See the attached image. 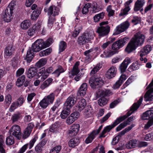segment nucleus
Masks as SVG:
<instances>
[{
	"label": "nucleus",
	"instance_id": "obj_48",
	"mask_svg": "<svg viewBox=\"0 0 153 153\" xmlns=\"http://www.w3.org/2000/svg\"><path fill=\"white\" fill-rule=\"evenodd\" d=\"M22 115L20 113L13 114L11 117V120L13 123L17 122L22 117Z\"/></svg>",
	"mask_w": 153,
	"mask_h": 153
},
{
	"label": "nucleus",
	"instance_id": "obj_63",
	"mask_svg": "<svg viewBox=\"0 0 153 153\" xmlns=\"http://www.w3.org/2000/svg\"><path fill=\"white\" fill-rule=\"evenodd\" d=\"M18 106H19L16 102H13L11 104L9 108V111L10 112H13Z\"/></svg>",
	"mask_w": 153,
	"mask_h": 153
},
{
	"label": "nucleus",
	"instance_id": "obj_7",
	"mask_svg": "<svg viewBox=\"0 0 153 153\" xmlns=\"http://www.w3.org/2000/svg\"><path fill=\"white\" fill-rule=\"evenodd\" d=\"M141 118L143 120H149L145 126L146 128H148L153 124V110H148L143 113Z\"/></svg>",
	"mask_w": 153,
	"mask_h": 153
},
{
	"label": "nucleus",
	"instance_id": "obj_46",
	"mask_svg": "<svg viewBox=\"0 0 153 153\" xmlns=\"http://www.w3.org/2000/svg\"><path fill=\"white\" fill-rule=\"evenodd\" d=\"M25 76L23 75L19 77L16 82V85L18 87L21 86L24 83L25 80Z\"/></svg>",
	"mask_w": 153,
	"mask_h": 153
},
{
	"label": "nucleus",
	"instance_id": "obj_61",
	"mask_svg": "<svg viewBox=\"0 0 153 153\" xmlns=\"http://www.w3.org/2000/svg\"><path fill=\"white\" fill-rule=\"evenodd\" d=\"M43 148L40 144H38L35 147V150L38 153H41L43 150Z\"/></svg>",
	"mask_w": 153,
	"mask_h": 153
},
{
	"label": "nucleus",
	"instance_id": "obj_13",
	"mask_svg": "<svg viewBox=\"0 0 153 153\" xmlns=\"http://www.w3.org/2000/svg\"><path fill=\"white\" fill-rule=\"evenodd\" d=\"M80 126L79 124H74L71 126L68 131V134L69 136L72 137L76 136L79 132Z\"/></svg>",
	"mask_w": 153,
	"mask_h": 153
},
{
	"label": "nucleus",
	"instance_id": "obj_40",
	"mask_svg": "<svg viewBox=\"0 0 153 153\" xmlns=\"http://www.w3.org/2000/svg\"><path fill=\"white\" fill-rule=\"evenodd\" d=\"M140 66V64L137 61H136L135 62L133 63L128 68L129 71H132L138 69Z\"/></svg>",
	"mask_w": 153,
	"mask_h": 153
},
{
	"label": "nucleus",
	"instance_id": "obj_53",
	"mask_svg": "<svg viewBox=\"0 0 153 153\" xmlns=\"http://www.w3.org/2000/svg\"><path fill=\"white\" fill-rule=\"evenodd\" d=\"M61 149V146L60 145L56 146L51 150L50 153H59Z\"/></svg>",
	"mask_w": 153,
	"mask_h": 153
},
{
	"label": "nucleus",
	"instance_id": "obj_17",
	"mask_svg": "<svg viewBox=\"0 0 153 153\" xmlns=\"http://www.w3.org/2000/svg\"><path fill=\"white\" fill-rule=\"evenodd\" d=\"M14 48H13L12 45H9L6 47L4 50V57L6 58H8L11 56L13 53Z\"/></svg>",
	"mask_w": 153,
	"mask_h": 153
},
{
	"label": "nucleus",
	"instance_id": "obj_25",
	"mask_svg": "<svg viewBox=\"0 0 153 153\" xmlns=\"http://www.w3.org/2000/svg\"><path fill=\"white\" fill-rule=\"evenodd\" d=\"M38 70L35 67L30 68L27 71V76L29 78L31 79L35 76L37 74Z\"/></svg>",
	"mask_w": 153,
	"mask_h": 153
},
{
	"label": "nucleus",
	"instance_id": "obj_18",
	"mask_svg": "<svg viewBox=\"0 0 153 153\" xmlns=\"http://www.w3.org/2000/svg\"><path fill=\"white\" fill-rule=\"evenodd\" d=\"M48 14L50 16H55L59 14V9L54 5L50 6L48 9Z\"/></svg>",
	"mask_w": 153,
	"mask_h": 153
},
{
	"label": "nucleus",
	"instance_id": "obj_36",
	"mask_svg": "<svg viewBox=\"0 0 153 153\" xmlns=\"http://www.w3.org/2000/svg\"><path fill=\"white\" fill-rule=\"evenodd\" d=\"M83 112L84 114L88 117L90 116L93 112V110L91 105H89L87 106L85 108Z\"/></svg>",
	"mask_w": 153,
	"mask_h": 153
},
{
	"label": "nucleus",
	"instance_id": "obj_19",
	"mask_svg": "<svg viewBox=\"0 0 153 153\" xmlns=\"http://www.w3.org/2000/svg\"><path fill=\"white\" fill-rule=\"evenodd\" d=\"M116 72V68L114 66L111 67L106 73V77L109 79L112 78L115 76Z\"/></svg>",
	"mask_w": 153,
	"mask_h": 153
},
{
	"label": "nucleus",
	"instance_id": "obj_52",
	"mask_svg": "<svg viewBox=\"0 0 153 153\" xmlns=\"http://www.w3.org/2000/svg\"><path fill=\"white\" fill-rule=\"evenodd\" d=\"M49 104L44 98L40 102L39 105L43 108H46Z\"/></svg>",
	"mask_w": 153,
	"mask_h": 153
},
{
	"label": "nucleus",
	"instance_id": "obj_58",
	"mask_svg": "<svg viewBox=\"0 0 153 153\" xmlns=\"http://www.w3.org/2000/svg\"><path fill=\"white\" fill-rule=\"evenodd\" d=\"M12 98L11 95L8 94L5 97L4 102L7 105H9L11 103Z\"/></svg>",
	"mask_w": 153,
	"mask_h": 153
},
{
	"label": "nucleus",
	"instance_id": "obj_4",
	"mask_svg": "<svg viewBox=\"0 0 153 153\" xmlns=\"http://www.w3.org/2000/svg\"><path fill=\"white\" fill-rule=\"evenodd\" d=\"M108 21L103 22L100 23V27H98L96 32L100 37H102L107 35L110 30V27L108 25Z\"/></svg>",
	"mask_w": 153,
	"mask_h": 153
},
{
	"label": "nucleus",
	"instance_id": "obj_49",
	"mask_svg": "<svg viewBox=\"0 0 153 153\" xmlns=\"http://www.w3.org/2000/svg\"><path fill=\"white\" fill-rule=\"evenodd\" d=\"M67 46V43L64 41L60 42L59 45V53L64 51L66 48Z\"/></svg>",
	"mask_w": 153,
	"mask_h": 153
},
{
	"label": "nucleus",
	"instance_id": "obj_15",
	"mask_svg": "<svg viewBox=\"0 0 153 153\" xmlns=\"http://www.w3.org/2000/svg\"><path fill=\"white\" fill-rule=\"evenodd\" d=\"M13 13V12L10 11L9 8H7L3 14L4 20L7 22H10L12 19V14Z\"/></svg>",
	"mask_w": 153,
	"mask_h": 153
},
{
	"label": "nucleus",
	"instance_id": "obj_16",
	"mask_svg": "<svg viewBox=\"0 0 153 153\" xmlns=\"http://www.w3.org/2000/svg\"><path fill=\"white\" fill-rule=\"evenodd\" d=\"M131 60L128 57L126 58L123 62L120 64L119 68L121 73L125 72L128 65L131 62Z\"/></svg>",
	"mask_w": 153,
	"mask_h": 153
},
{
	"label": "nucleus",
	"instance_id": "obj_45",
	"mask_svg": "<svg viewBox=\"0 0 153 153\" xmlns=\"http://www.w3.org/2000/svg\"><path fill=\"white\" fill-rule=\"evenodd\" d=\"M53 80L52 78H49L46 80L40 86V88L42 89H44L48 87L49 85L51 83Z\"/></svg>",
	"mask_w": 153,
	"mask_h": 153
},
{
	"label": "nucleus",
	"instance_id": "obj_39",
	"mask_svg": "<svg viewBox=\"0 0 153 153\" xmlns=\"http://www.w3.org/2000/svg\"><path fill=\"white\" fill-rule=\"evenodd\" d=\"M64 71H65L62 67L60 65H59L57 66V68L56 70L53 72V74H54L55 76L58 77L61 73Z\"/></svg>",
	"mask_w": 153,
	"mask_h": 153
},
{
	"label": "nucleus",
	"instance_id": "obj_41",
	"mask_svg": "<svg viewBox=\"0 0 153 153\" xmlns=\"http://www.w3.org/2000/svg\"><path fill=\"white\" fill-rule=\"evenodd\" d=\"M5 145L4 140H3L2 136L0 135V153H5V150L4 149Z\"/></svg>",
	"mask_w": 153,
	"mask_h": 153
},
{
	"label": "nucleus",
	"instance_id": "obj_51",
	"mask_svg": "<svg viewBox=\"0 0 153 153\" xmlns=\"http://www.w3.org/2000/svg\"><path fill=\"white\" fill-rule=\"evenodd\" d=\"M93 51V49L91 48L85 51L84 52V55L85 56V59L88 61H89L91 59V55L90 53Z\"/></svg>",
	"mask_w": 153,
	"mask_h": 153
},
{
	"label": "nucleus",
	"instance_id": "obj_32",
	"mask_svg": "<svg viewBox=\"0 0 153 153\" xmlns=\"http://www.w3.org/2000/svg\"><path fill=\"white\" fill-rule=\"evenodd\" d=\"M144 3L142 0H137L135 3L134 10L137 12L140 10L143 6Z\"/></svg>",
	"mask_w": 153,
	"mask_h": 153
},
{
	"label": "nucleus",
	"instance_id": "obj_37",
	"mask_svg": "<svg viewBox=\"0 0 153 153\" xmlns=\"http://www.w3.org/2000/svg\"><path fill=\"white\" fill-rule=\"evenodd\" d=\"M41 13V11L37 8L33 12L31 16V19L33 20H36Z\"/></svg>",
	"mask_w": 153,
	"mask_h": 153
},
{
	"label": "nucleus",
	"instance_id": "obj_62",
	"mask_svg": "<svg viewBox=\"0 0 153 153\" xmlns=\"http://www.w3.org/2000/svg\"><path fill=\"white\" fill-rule=\"evenodd\" d=\"M122 83V82L120 80H118L113 85V88L114 89H117L119 88Z\"/></svg>",
	"mask_w": 153,
	"mask_h": 153
},
{
	"label": "nucleus",
	"instance_id": "obj_5",
	"mask_svg": "<svg viewBox=\"0 0 153 153\" xmlns=\"http://www.w3.org/2000/svg\"><path fill=\"white\" fill-rule=\"evenodd\" d=\"M112 93L110 90H105L99 92V96L100 97L98 100L99 105L101 106L105 105L108 102V100L105 97L112 95Z\"/></svg>",
	"mask_w": 153,
	"mask_h": 153
},
{
	"label": "nucleus",
	"instance_id": "obj_50",
	"mask_svg": "<svg viewBox=\"0 0 153 153\" xmlns=\"http://www.w3.org/2000/svg\"><path fill=\"white\" fill-rule=\"evenodd\" d=\"M96 135L92 131L91 134L88 136L85 140V142L86 143L88 144L91 143L93 139L95 138Z\"/></svg>",
	"mask_w": 153,
	"mask_h": 153
},
{
	"label": "nucleus",
	"instance_id": "obj_3",
	"mask_svg": "<svg viewBox=\"0 0 153 153\" xmlns=\"http://www.w3.org/2000/svg\"><path fill=\"white\" fill-rule=\"evenodd\" d=\"M128 38L127 37L123 39H121L114 42L112 45L111 48L114 51L109 52V55L112 56L114 54L118 53V51L120 48L123 47L128 41Z\"/></svg>",
	"mask_w": 153,
	"mask_h": 153
},
{
	"label": "nucleus",
	"instance_id": "obj_21",
	"mask_svg": "<svg viewBox=\"0 0 153 153\" xmlns=\"http://www.w3.org/2000/svg\"><path fill=\"white\" fill-rule=\"evenodd\" d=\"M36 140V139L35 138H33L30 142L29 143L26 144L22 146L18 153H23L26 150L28 146H29V149H31L33 146Z\"/></svg>",
	"mask_w": 153,
	"mask_h": 153
},
{
	"label": "nucleus",
	"instance_id": "obj_33",
	"mask_svg": "<svg viewBox=\"0 0 153 153\" xmlns=\"http://www.w3.org/2000/svg\"><path fill=\"white\" fill-rule=\"evenodd\" d=\"M71 110L64 107V109L62 111L60 116L62 119H65L70 114Z\"/></svg>",
	"mask_w": 153,
	"mask_h": 153
},
{
	"label": "nucleus",
	"instance_id": "obj_38",
	"mask_svg": "<svg viewBox=\"0 0 153 153\" xmlns=\"http://www.w3.org/2000/svg\"><path fill=\"white\" fill-rule=\"evenodd\" d=\"M52 51V48H49L40 51L39 53V55L41 57L46 56L49 55L51 53Z\"/></svg>",
	"mask_w": 153,
	"mask_h": 153
},
{
	"label": "nucleus",
	"instance_id": "obj_42",
	"mask_svg": "<svg viewBox=\"0 0 153 153\" xmlns=\"http://www.w3.org/2000/svg\"><path fill=\"white\" fill-rule=\"evenodd\" d=\"M137 141L134 140H130L126 144V146L128 149H132L135 148L137 146Z\"/></svg>",
	"mask_w": 153,
	"mask_h": 153
},
{
	"label": "nucleus",
	"instance_id": "obj_34",
	"mask_svg": "<svg viewBox=\"0 0 153 153\" xmlns=\"http://www.w3.org/2000/svg\"><path fill=\"white\" fill-rule=\"evenodd\" d=\"M104 15L105 13L103 12L95 15L93 17L94 22H100L104 18Z\"/></svg>",
	"mask_w": 153,
	"mask_h": 153
},
{
	"label": "nucleus",
	"instance_id": "obj_26",
	"mask_svg": "<svg viewBox=\"0 0 153 153\" xmlns=\"http://www.w3.org/2000/svg\"><path fill=\"white\" fill-rule=\"evenodd\" d=\"M132 2L131 0H130L127 1L125 4V8L122 10L120 13L119 14L120 16H123L128 14V12L130 10V8L129 5Z\"/></svg>",
	"mask_w": 153,
	"mask_h": 153
},
{
	"label": "nucleus",
	"instance_id": "obj_1",
	"mask_svg": "<svg viewBox=\"0 0 153 153\" xmlns=\"http://www.w3.org/2000/svg\"><path fill=\"white\" fill-rule=\"evenodd\" d=\"M145 38V35L141 32L136 33L128 43L125 51L129 53L135 50L138 46H141L144 42Z\"/></svg>",
	"mask_w": 153,
	"mask_h": 153
},
{
	"label": "nucleus",
	"instance_id": "obj_6",
	"mask_svg": "<svg viewBox=\"0 0 153 153\" xmlns=\"http://www.w3.org/2000/svg\"><path fill=\"white\" fill-rule=\"evenodd\" d=\"M89 83L91 88L94 89L101 87L104 83V81L99 76L94 75L90 78Z\"/></svg>",
	"mask_w": 153,
	"mask_h": 153
},
{
	"label": "nucleus",
	"instance_id": "obj_27",
	"mask_svg": "<svg viewBox=\"0 0 153 153\" xmlns=\"http://www.w3.org/2000/svg\"><path fill=\"white\" fill-rule=\"evenodd\" d=\"M41 27V25L37 24L36 25L34 26L31 28H30L27 31L28 34L30 36H33L36 32L39 30Z\"/></svg>",
	"mask_w": 153,
	"mask_h": 153
},
{
	"label": "nucleus",
	"instance_id": "obj_29",
	"mask_svg": "<svg viewBox=\"0 0 153 153\" xmlns=\"http://www.w3.org/2000/svg\"><path fill=\"white\" fill-rule=\"evenodd\" d=\"M115 126L114 124L113 123L111 125H109L106 126L103 129L99 137L100 138L101 137H105V135L104 134L107 132H109Z\"/></svg>",
	"mask_w": 153,
	"mask_h": 153
},
{
	"label": "nucleus",
	"instance_id": "obj_9",
	"mask_svg": "<svg viewBox=\"0 0 153 153\" xmlns=\"http://www.w3.org/2000/svg\"><path fill=\"white\" fill-rule=\"evenodd\" d=\"M46 48L42 39L36 40L32 46L31 48L33 52H38L41 50Z\"/></svg>",
	"mask_w": 153,
	"mask_h": 153
},
{
	"label": "nucleus",
	"instance_id": "obj_30",
	"mask_svg": "<svg viewBox=\"0 0 153 153\" xmlns=\"http://www.w3.org/2000/svg\"><path fill=\"white\" fill-rule=\"evenodd\" d=\"M33 52L30 48H29L27 51L26 57L25 59L27 62H30L32 60L34 56V53Z\"/></svg>",
	"mask_w": 153,
	"mask_h": 153
},
{
	"label": "nucleus",
	"instance_id": "obj_24",
	"mask_svg": "<svg viewBox=\"0 0 153 153\" xmlns=\"http://www.w3.org/2000/svg\"><path fill=\"white\" fill-rule=\"evenodd\" d=\"M45 69L44 67L42 68L37 74V76L39 78L40 77V81L42 82L46 79L49 76L47 73L45 71Z\"/></svg>",
	"mask_w": 153,
	"mask_h": 153
},
{
	"label": "nucleus",
	"instance_id": "obj_64",
	"mask_svg": "<svg viewBox=\"0 0 153 153\" xmlns=\"http://www.w3.org/2000/svg\"><path fill=\"white\" fill-rule=\"evenodd\" d=\"M101 67H100V65L97 64L96 66L94 67L91 70L90 73V74L92 75L95 74L98 71H99Z\"/></svg>",
	"mask_w": 153,
	"mask_h": 153
},
{
	"label": "nucleus",
	"instance_id": "obj_31",
	"mask_svg": "<svg viewBox=\"0 0 153 153\" xmlns=\"http://www.w3.org/2000/svg\"><path fill=\"white\" fill-rule=\"evenodd\" d=\"M151 48L150 45H147L142 49L140 52V55L141 56H145L148 53L151 51Z\"/></svg>",
	"mask_w": 153,
	"mask_h": 153
},
{
	"label": "nucleus",
	"instance_id": "obj_11",
	"mask_svg": "<svg viewBox=\"0 0 153 153\" xmlns=\"http://www.w3.org/2000/svg\"><path fill=\"white\" fill-rule=\"evenodd\" d=\"M129 25L130 23L128 21L123 22L116 27L113 35H117L124 32L128 28Z\"/></svg>",
	"mask_w": 153,
	"mask_h": 153
},
{
	"label": "nucleus",
	"instance_id": "obj_10",
	"mask_svg": "<svg viewBox=\"0 0 153 153\" xmlns=\"http://www.w3.org/2000/svg\"><path fill=\"white\" fill-rule=\"evenodd\" d=\"M10 135L15 137L17 139L20 140L22 137V132L19 126L16 125L13 126L9 132Z\"/></svg>",
	"mask_w": 153,
	"mask_h": 153
},
{
	"label": "nucleus",
	"instance_id": "obj_57",
	"mask_svg": "<svg viewBox=\"0 0 153 153\" xmlns=\"http://www.w3.org/2000/svg\"><path fill=\"white\" fill-rule=\"evenodd\" d=\"M128 125H129V124L127 122V121H124L120 124L117 127L116 130L117 131H119L124 128L125 126H126Z\"/></svg>",
	"mask_w": 153,
	"mask_h": 153
},
{
	"label": "nucleus",
	"instance_id": "obj_55",
	"mask_svg": "<svg viewBox=\"0 0 153 153\" xmlns=\"http://www.w3.org/2000/svg\"><path fill=\"white\" fill-rule=\"evenodd\" d=\"M55 16H50L49 18L48 24L49 27L51 28L53 26V23L55 21Z\"/></svg>",
	"mask_w": 153,
	"mask_h": 153
},
{
	"label": "nucleus",
	"instance_id": "obj_22",
	"mask_svg": "<svg viewBox=\"0 0 153 153\" xmlns=\"http://www.w3.org/2000/svg\"><path fill=\"white\" fill-rule=\"evenodd\" d=\"M87 84L86 83H82L79 88L77 93V95L81 97L83 96L86 94L87 89Z\"/></svg>",
	"mask_w": 153,
	"mask_h": 153
},
{
	"label": "nucleus",
	"instance_id": "obj_54",
	"mask_svg": "<svg viewBox=\"0 0 153 153\" xmlns=\"http://www.w3.org/2000/svg\"><path fill=\"white\" fill-rule=\"evenodd\" d=\"M91 3H87L85 4L82 10V12L83 14H86L88 12V9L91 6Z\"/></svg>",
	"mask_w": 153,
	"mask_h": 153
},
{
	"label": "nucleus",
	"instance_id": "obj_60",
	"mask_svg": "<svg viewBox=\"0 0 153 153\" xmlns=\"http://www.w3.org/2000/svg\"><path fill=\"white\" fill-rule=\"evenodd\" d=\"M24 102V98L22 96H21L17 100L16 102L18 106H21Z\"/></svg>",
	"mask_w": 153,
	"mask_h": 153
},
{
	"label": "nucleus",
	"instance_id": "obj_12",
	"mask_svg": "<svg viewBox=\"0 0 153 153\" xmlns=\"http://www.w3.org/2000/svg\"><path fill=\"white\" fill-rule=\"evenodd\" d=\"M77 100V99L76 97L73 96H70L66 100L64 104V107L70 110V109L76 103Z\"/></svg>",
	"mask_w": 153,
	"mask_h": 153
},
{
	"label": "nucleus",
	"instance_id": "obj_2",
	"mask_svg": "<svg viewBox=\"0 0 153 153\" xmlns=\"http://www.w3.org/2000/svg\"><path fill=\"white\" fill-rule=\"evenodd\" d=\"M143 100V97H141L137 102L133 104L130 108L129 111H128L126 114L123 116H120L117 118L113 123L116 126L121 122L124 120L128 116L130 115L134 111L137 110L139 107Z\"/></svg>",
	"mask_w": 153,
	"mask_h": 153
},
{
	"label": "nucleus",
	"instance_id": "obj_56",
	"mask_svg": "<svg viewBox=\"0 0 153 153\" xmlns=\"http://www.w3.org/2000/svg\"><path fill=\"white\" fill-rule=\"evenodd\" d=\"M58 131V126L56 124L54 123L51 126L49 131L51 132L56 133Z\"/></svg>",
	"mask_w": 153,
	"mask_h": 153
},
{
	"label": "nucleus",
	"instance_id": "obj_20",
	"mask_svg": "<svg viewBox=\"0 0 153 153\" xmlns=\"http://www.w3.org/2000/svg\"><path fill=\"white\" fill-rule=\"evenodd\" d=\"M147 88H150L148 87ZM152 88H150V89L146 91L144 95V100L146 101H152L153 99V89Z\"/></svg>",
	"mask_w": 153,
	"mask_h": 153
},
{
	"label": "nucleus",
	"instance_id": "obj_35",
	"mask_svg": "<svg viewBox=\"0 0 153 153\" xmlns=\"http://www.w3.org/2000/svg\"><path fill=\"white\" fill-rule=\"evenodd\" d=\"M44 98L49 104H52L55 99V94L53 93H52L49 95L45 97Z\"/></svg>",
	"mask_w": 153,
	"mask_h": 153
},
{
	"label": "nucleus",
	"instance_id": "obj_59",
	"mask_svg": "<svg viewBox=\"0 0 153 153\" xmlns=\"http://www.w3.org/2000/svg\"><path fill=\"white\" fill-rule=\"evenodd\" d=\"M79 72V68H73L71 71V75L69 76L70 77L73 78V76L76 75Z\"/></svg>",
	"mask_w": 153,
	"mask_h": 153
},
{
	"label": "nucleus",
	"instance_id": "obj_47",
	"mask_svg": "<svg viewBox=\"0 0 153 153\" xmlns=\"http://www.w3.org/2000/svg\"><path fill=\"white\" fill-rule=\"evenodd\" d=\"M14 139L12 136L10 135L7 137L6 140V143L7 145L11 146L14 143Z\"/></svg>",
	"mask_w": 153,
	"mask_h": 153
},
{
	"label": "nucleus",
	"instance_id": "obj_14",
	"mask_svg": "<svg viewBox=\"0 0 153 153\" xmlns=\"http://www.w3.org/2000/svg\"><path fill=\"white\" fill-rule=\"evenodd\" d=\"M34 126L33 124L32 123H30L28 124L23 134L22 138L24 139H26L30 136Z\"/></svg>",
	"mask_w": 153,
	"mask_h": 153
},
{
	"label": "nucleus",
	"instance_id": "obj_44",
	"mask_svg": "<svg viewBox=\"0 0 153 153\" xmlns=\"http://www.w3.org/2000/svg\"><path fill=\"white\" fill-rule=\"evenodd\" d=\"M30 25V22L29 20L24 21L21 24V27L24 30H26L28 28Z\"/></svg>",
	"mask_w": 153,
	"mask_h": 153
},
{
	"label": "nucleus",
	"instance_id": "obj_43",
	"mask_svg": "<svg viewBox=\"0 0 153 153\" xmlns=\"http://www.w3.org/2000/svg\"><path fill=\"white\" fill-rule=\"evenodd\" d=\"M46 61L47 60L45 59H40L36 63L35 65V67L37 68H39L43 66L46 63Z\"/></svg>",
	"mask_w": 153,
	"mask_h": 153
},
{
	"label": "nucleus",
	"instance_id": "obj_28",
	"mask_svg": "<svg viewBox=\"0 0 153 153\" xmlns=\"http://www.w3.org/2000/svg\"><path fill=\"white\" fill-rule=\"evenodd\" d=\"M80 143V139L77 137L71 139L68 142L70 147L74 148L77 146Z\"/></svg>",
	"mask_w": 153,
	"mask_h": 153
},
{
	"label": "nucleus",
	"instance_id": "obj_23",
	"mask_svg": "<svg viewBox=\"0 0 153 153\" xmlns=\"http://www.w3.org/2000/svg\"><path fill=\"white\" fill-rule=\"evenodd\" d=\"M86 105V100L84 99H82L78 102L76 109L78 111L80 112L85 108Z\"/></svg>",
	"mask_w": 153,
	"mask_h": 153
},
{
	"label": "nucleus",
	"instance_id": "obj_8",
	"mask_svg": "<svg viewBox=\"0 0 153 153\" xmlns=\"http://www.w3.org/2000/svg\"><path fill=\"white\" fill-rule=\"evenodd\" d=\"M92 37L91 33L90 32L84 33L78 38V43L80 45H84L86 43L90 42Z\"/></svg>",
	"mask_w": 153,
	"mask_h": 153
}]
</instances>
